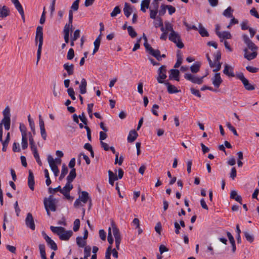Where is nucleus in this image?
Returning <instances> with one entry per match:
<instances>
[{"label": "nucleus", "instance_id": "obj_1", "mask_svg": "<svg viewBox=\"0 0 259 259\" xmlns=\"http://www.w3.org/2000/svg\"><path fill=\"white\" fill-rule=\"evenodd\" d=\"M50 229L54 233L58 235L61 240L67 241L73 235L71 230L66 231L62 227L51 226Z\"/></svg>", "mask_w": 259, "mask_h": 259}, {"label": "nucleus", "instance_id": "obj_2", "mask_svg": "<svg viewBox=\"0 0 259 259\" xmlns=\"http://www.w3.org/2000/svg\"><path fill=\"white\" fill-rule=\"evenodd\" d=\"M38 42V49L37 51L36 64L40 59L42 46L43 45V28L42 26H38L36 28L35 42L36 45Z\"/></svg>", "mask_w": 259, "mask_h": 259}, {"label": "nucleus", "instance_id": "obj_3", "mask_svg": "<svg viewBox=\"0 0 259 259\" xmlns=\"http://www.w3.org/2000/svg\"><path fill=\"white\" fill-rule=\"evenodd\" d=\"M57 200L53 198L52 195H50L48 198H45L44 200V204L45 208L46 206L47 208L50 209L52 211H55L56 210V203Z\"/></svg>", "mask_w": 259, "mask_h": 259}, {"label": "nucleus", "instance_id": "obj_4", "mask_svg": "<svg viewBox=\"0 0 259 259\" xmlns=\"http://www.w3.org/2000/svg\"><path fill=\"white\" fill-rule=\"evenodd\" d=\"M168 39L171 41L176 44L177 47L180 49L184 48V45L182 41L180 35L176 31H172L170 33L168 36Z\"/></svg>", "mask_w": 259, "mask_h": 259}, {"label": "nucleus", "instance_id": "obj_5", "mask_svg": "<svg viewBox=\"0 0 259 259\" xmlns=\"http://www.w3.org/2000/svg\"><path fill=\"white\" fill-rule=\"evenodd\" d=\"M204 77L205 76L198 77L197 75L189 73H185L184 75V78L186 80L191 81L192 83L198 84H201L203 83Z\"/></svg>", "mask_w": 259, "mask_h": 259}, {"label": "nucleus", "instance_id": "obj_6", "mask_svg": "<svg viewBox=\"0 0 259 259\" xmlns=\"http://www.w3.org/2000/svg\"><path fill=\"white\" fill-rule=\"evenodd\" d=\"M236 77L240 79L245 89L247 91H253L254 90V86L249 82L248 79H247L244 76V74L242 72L237 73L236 74Z\"/></svg>", "mask_w": 259, "mask_h": 259}, {"label": "nucleus", "instance_id": "obj_7", "mask_svg": "<svg viewBox=\"0 0 259 259\" xmlns=\"http://www.w3.org/2000/svg\"><path fill=\"white\" fill-rule=\"evenodd\" d=\"M111 225L113 230V234L115 237L116 248L118 250L119 249V245L121 240L120 233L119 232V229L117 228L113 222L112 223Z\"/></svg>", "mask_w": 259, "mask_h": 259}, {"label": "nucleus", "instance_id": "obj_8", "mask_svg": "<svg viewBox=\"0 0 259 259\" xmlns=\"http://www.w3.org/2000/svg\"><path fill=\"white\" fill-rule=\"evenodd\" d=\"M166 73V66L165 65H162L158 70V76L157 77V80L158 83H164V79H165L167 77Z\"/></svg>", "mask_w": 259, "mask_h": 259}, {"label": "nucleus", "instance_id": "obj_9", "mask_svg": "<svg viewBox=\"0 0 259 259\" xmlns=\"http://www.w3.org/2000/svg\"><path fill=\"white\" fill-rule=\"evenodd\" d=\"M48 161L49 162V165L54 174L55 177L58 176L59 173V170L55 163V160L53 157L51 155H49L48 156Z\"/></svg>", "mask_w": 259, "mask_h": 259}, {"label": "nucleus", "instance_id": "obj_10", "mask_svg": "<svg viewBox=\"0 0 259 259\" xmlns=\"http://www.w3.org/2000/svg\"><path fill=\"white\" fill-rule=\"evenodd\" d=\"M243 40L244 43L247 46L248 48L252 51H256L257 47L255 45L249 38L248 36L244 34L242 36Z\"/></svg>", "mask_w": 259, "mask_h": 259}, {"label": "nucleus", "instance_id": "obj_11", "mask_svg": "<svg viewBox=\"0 0 259 259\" xmlns=\"http://www.w3.org/2000/svg\"><path fill=\"white\" fill-rule=\"evenodd\" d=\"M25 224L27 227L32 230H34L35 226L32 214L30 212L28 213L25 219Z\"/></svg>", "mask_w": 259, "mask_h": 259}, {"label": "nucleus", "instance_id": "obj_12", "mask_svg": "<svg viewBox=\"0 0 259 259\" xmlns=\"http://www.w3.org/2000/svg\"><path fill=\"white\" fill-rule=\"evenodd\" d=\"M42 235L48 245L52 249L54 250H57L58 247L56 243L52 239H51V238L44 232H42Z\"/></svg>", "mask_w": 259, "mask_h": 259}, {"label": "nucleus", "instance_id": "obj_13", "mask_svg": "<svg viewBox=\"0 0 259 259\" xmlns=\"http://www.w3.org/2000/svg\"><path fill=\"white\" fill-rule=\"evenodd\" d=\"M211 80L213 85L217 89L220 87L221 84L223 82V80L221 77L220 73H216L212 78Z\"/></svg>", "mask_w": 259, "mask_h": 259}, {"label": "nucleus", "instance_id": "obj_14", "mask_svg": "<svg viewBox=\"0 0 259 259\" xmlns=\"http://www.w3.org/2000/svg\"><path fill=\"white\" fill-rule=\"evenodd\" d=\"M34 177L33 172L31 170H29V175L28 177V185L30 189L32 191L34 190Z\"/></svg>", "mask_w": 259, "mask_h": 259}, {"label": "nucleus", "instance_id": "obj_15", "mask_svg": "<svg viewBox=\"0 0 259 259\" xmlns=\"http://www.w3.org/2000/svg\"><path fill=\"white\" fill-rule=\"evenodd\" d=\"M10 14V11L8 7L6 6L0 5V18H4Z\"/></svg>", "mask_w": 259, "mask_h": 259}, {"label": "nucleus", "instance_id": "obj_16", "mask_svg": "<svg viewBox=\"0 0 259 259\" xmlns=\"http://www.w3.org/2000/svg\"><path fill=\"white\" fill-rule=\"evenodd\" d=\"M223 73L229 77H234L236 76L234 73L233 68L228 64H225Z\"/></svg>", "mask_w": 259, "mask_h": 259}, {"label": "nucleus", "instance_id": "obj_17", "mask_svg": "<svg viewBox=\"0 0 259 259\" xmlns=\"http://www.w3.org/2000/svg\"><path fill=\"white\" fill-rule=\"evenodd\" d=\"M63 68L65 70L68 75H71L74 73V66L73 64L66 63L63 65Z\"/></svg>", "mask_w": 259, "mask_h": 259}, {"label": "nucleus", "instance_id": "obj_18", "mask_svg": "<svg viewBox=\"0 0 259 259\" xmlns=\"http://www.w3.org/2000/svg\"><path fill=\"white\" fill-rule=\"evenodd\" d=\"M180 72L178 69H171L170 70V74L169 75V79H175L177 81L180 80Z\"/></svg>", "mask_w": 259, "mask_h": 259}, {"label": "nucleus", "instance_id": "obj_19", "mask_svg": "<svg viewBox=\"0 0 259 259\" xmlns=\"http://www.w3.org/2000/svg\"><path fill=\"white\" fill-rule=\"evenodd\" d=\"M138 136V134L135 130H131L129 132V134L127 137V141L129 143H132L136 140Z\"/></svg>", "mask_w": 259, "mask_h": 259}, {"label": "nucleus", "instance_id": "obj_20", "mask_svg": "<svg viewBox=\"0 0 259 259\" xmlns=\"http://www.w3.org/2000/svg\"><path fill=\"white\" fill-rule=\"evenodd\" d=\"M257 54L256 51H253L252 53H250L248 52L247 49H244V57L248 60L254 59L256 58Z\"/></svg>", "mask_w": 259, "mask_h": 259}, {"label": "nucleus", "instance_id": "obj_21", "mask_svg": "<svg viewBox=\"0 0 259 259\" xmlns=\"http://www.w3.org/2000/svg\"><path fill=\"white\" fill-rule=\"evenodd\" d=\"M164 84L167 86V92L168 93L175 94L180 92V91L178 90L175 86L171 84L169 82H165Z\"/></svg>", "mask_w": 259, "mask_h": 259}, {"label": "nucleus", "instance_id": "obj_22", "mask_svg": "<svg viewBox=\"0 0 259 259\" xmlns=\"http://www.w3.org/2000/svg\"><path fill=\"white\" fill-rule=\"evenodd\" d=\"M87 82L84 78H82L81 80L80 84L79 85V88L80 91V93L81 94H84L87 92Z\"/></svg>", "mask_w": 259, "mask_h": 259}, {"label": "nucleus", "instance_id": "obj_23", "mask_svg": "<svg viewBox=\"0 0 259 259\" xmlns=\"http://www.w3.org/2000/svg\"><path fill=\"white\" fill-rule=\"evenodd\" d=\"M73 185L71 183L67 182L65 186L62 189L61 188V193H69L70 191L73 189Z\"/></svg>", "mask_w": 259, "mask_h": 259}, {"label": "nucleus", "instance_id": "obj_24", "mask_svg": "<svg viewBox=\"0 0 259 259\" xmlns=\"http://www.w3.org/2000/svg\"><path fill=\"white\" fill-rule=\"evenodd\" d=\"M78 198L81 200L82 202L84 204L86 203L90 199L88 192L87 191H82L81 192V194L79 195Z\"/></svg>", "mask_w": 259, "mask_h": 259}, {"label": "nucleus", "instance_id": "obj_25", "mask_svg": "<svg viewBox=\"0 0 259 259\" xmlns=\"http://www.w3.org/2000/svg\"><path fill=\"white\" fill-rule=\"evenodd\" d=\"M101 34L98 36V37L95 40L94 44V49L93 52V55L95 54L99 50L100 45L101 39Z\"/></svg>", "mask_w": 259, "mask_h": 259}, {"label": "nucleus", "instance_id": "obj_26", "mask_svg": "<svg viewBox=\"0 0 259 259\" xmlns=\"http://www.w3.org/2000/svg\"><path fill=\"white\" fill-rule=\"evenodd\" d=\"M123 12L126 17H129L132 13V10L129 4L125 3L123 8Z\"/></svg>", "mask_w": 259, "mask_h": 259}, {"label": "nucleus", "instance_id": "obj_27", "mask_svg": "<svg viewBox=\"0 0 259 259\" xmlns=\"http://www.w3.org/2000/svg\"><path fill=\"white\" fill-rule=\"evenodd\" d=\"M199 28L197 30H198L199 34L202 37L208 36L209 34L206 30V29L202 26L201 23L199 24L198 25Z\"/></svg>", "mask_w": 259, "mask_h": 259}, {"label": "nucleus", "instance_id": "obj_28", "mask_svg": "<svg viewBox=\"0 0 259 259\" xmlns=\"http://www.w3.org/2000/svg\"><path fill=\"white\" fill-rule=\"evenodd\" d=\"M76 176V171L75 168L71 169L69 175L67 177V182L71 183Z\"/></svg>", "mask_w": 259, "mask_h": 259}, {"label": "nucleus", "instance_id": "obj_29", "mask_svg": "<svg viewBox=\"0 0 259 259\" xmlns=\"http://www.w3.org/2000/svg\"><path fill=\"white\" fill-rule=\"evenodd\" d=\"M2 124H3L6 130H9L10 128L11 119L10 117L3 118L2 121Z\"/></svg>", "mask_w": 259, "mask_h": 259}, {"label": "nucleus", "instance_id": "obj_30", "mask_svg": "<svg viewBox=\"0 0 259 259\" xmlns=\"http://www.w3.org/2000/svg\"><path fill=\"white\" fill-rule=\"evenodd\" d=\"M201 66V63L200 62H196L193 64L190 67L191 71L193 73H196L199 72L200 70V68Z\"/></svg>", "mask_w": 259, "mask_h": 259}, {"label": "nucleus", "instance_id": "obj_31", "mask_svg": "<svg viewBox=\"0 0 259 259\" xmlns=\"http://www.w3.org/2000/svg\"><path fill=\"white\" fill-rule=\"evenodd\" d=\"M230 197L241 204L242 198L240 195L237 194L236 191H232L230 194Z\"/></svg>", "mask_w": 259, "mask_h": 259}, {"label": "nucleus", "instance_id": "obj_32", "mask_svg": "<svg viewBox=\"0 0 259 259\" xmlns=\"http://www.w3.org/2000/svg\"><path fill=\"white\" fill-rule=\"evenodd\" d=\"M149 54L154 57L157 60H161L160 52L159 50L151 49Z\"/></svg>", "mask_w": 259, "mask_h": 259}, {"label": "nucleus", "instance_id": "obj_33", "mask_svg": "<svg viewBox=\"0 0 259 259\" xmlns=\"http://www.w3.org/2000/svg\"><path fill=\"white\" fill-rule=\"evenodd\" d=\"M150 3V0H143L141 4V10L143 12H145V9L149 8Z\"/></svg>", "mask_w": 259, "mask_h": 259}, {"label": "nucleus", "instance_id": "obj_34", "mask_svg": "<svg viewBox=\"0 0 259 259\" xmlns=\"http://www.w3.org/2000/svg\"><path fill=\"white\" fill-rule=\"evenodd\" d=\"M218 36L220 38L223 39H230L231 38V35L229 32L224 31L222 33L221 32H218Z\"/></svg>", "mask_w": 259, "mask_h": 259}, {"label": "nucleus", "instance_id": "obj_35", "mask_svg": "<svg viewBox=\"0 0 259 259\" xmlns=\"http://www.w3.org/2000/svg\"><path fill=\"white\" fill-rule=\"evenodd\" d=\"M233 10L231 7H229L223 12V15L227 18H232Z\"/></svg>", "mask_w": 259, "mask_h": 259}, {"label": "nucleus", "instance_id": "obj_36", "mask_svg": "<svg viewBox=\"0 0 259 259\" xmlns=\"http://www.w3.org/2000/svg\"><path fill=\"white\" fill-rule=\"evenodd\" d=\"M128 33L132 38H135L137 36V33L135 31L132 26H129L127 27Z\"/></svg>", "mask_w": 259, "mask_h": 259}, {"label": "nucleus", "instance_id": "obj_37", "mask_svg": "<svg viewBox=\"0 0 259 259\" xmlns=\"http://www.w3.org/2000/svg\"><path fill=\"white\" fill-rule=\"evenodd\" d=\"M45 177L46 178V185L49 186L51 184V180L49 176V171L47 169L44 170Z\"/></svg>", "mask_w": 259, "mask_h": 259}, {"label": "nucleus", "instance_id": "obj_38", "mask_svg": "<svg viewBox=\"0 0 259 259\" xmlns=\"http://www.w3.org/2000/svg\"><path fill=\"white\" fill-rule=\"evenodd\" d=\"M143 38L145 40V42L144 44V46L146 50L147 51L149 52V53L151 52V49H153L150 45L147 42V37L145 36V34H143Z\"/></svg>", "mask_w": 259, "mask_h": 259}, {"label": "nucleus", "instance_id": "obj_39", "mask_svg": "<svg viewBox=\"0 0 259 259\" xmlns=\"http://www.w3.org/2000/svg\"><path fill=\"white\" fill-rule=\"evenodd\" d=\"M77 244L80 247H83L85 245V241L81 237H77L76 238Z\"/></svg>", "mask_w": 259, "mask_h": 259}, {"label": "nucleus", "instance_id": "obj_40", "mask_svg": "<svg viewBox=\"0 0 259 259\" xmlns=\"http://www.w3.org/2000/svg\"><path fill=\"white\" fill-rule=\"evenodd\" d=\"M244 234L247 241L249 242H252L253 241L254 237L252 234L246 231L244 232Z\"/></svg>", "mask_w": 259, "mask_h": 259}, {"label": "nucleus", "instance_id": "obj_41", "mask_svg": "<svg viewBox=\"0 0 259 259\" xmlns=\"http://www.w3.org/2000/svg\"><path fill=\"white\" fill-rule=\"evenodd\" d=\"M10 140L9 133L7 134V136L6 137V140L4 142H3V148L2 150L3 151H6L7 150V147L8 145L9 142Z\"/></svg>", "mask_w": 259, "mask_h": 259}, {"label": "nucleus", "instance_id": "obj_42", "mask_svg": "<svg viewBox=\"0 0 259 259\" xmlns=\"http://www.w3.org/2000/svg\"><path fill=\"white\" fill-rule=\"evenodd\" d=\"M22 147L23 149H25L28 147L27 138V136L22 137Z\"/></svg>", "mask_w": 259, "mask_h": 259}, {"label": "nucleus", "instance_id": "obj_43", "mask_svg": "<svg viewBox=\"0 0 259 259\" xmlns=\"http://www.w3.org/2000/svg\"><path fill=\"white\" fill-rule=\"evenodd\" d=\"M80 227V220L78 219H76L73 223V230L74 232L77 231Z\"/></svg>", "mask_w": 259, "mask_h": 259}, {"label": "nucleus", "instance_id": "obj_44", "mask_svg": "<svg viewBox=\"0 0 259 259\" xmlns=\"http://www.w3.org/2000/svg\"><path fill=\"white\" fill-rule=\"evenodd\" d=\"M165 28L166 31H169L170 33L172 31H175L173 29V25L168 21L165 22Z\"/></svg>", "mask_w": 259, "mask_h": 259}, {"label": "nucleus", "instance_id": "obj_45", "mask_svg": "<svg viewBox=\"0 0 259 259\" xmlns=\"http://www.w3.org/2000/svg\"><path fill=\"white\" fill-rule=\"evenodd\" d=\"M19 128L21 133L22 137L27 136L26 127L25 125L23 123H20Z\"/></svg>", "mask_w": 259, "mask_h": 259}, {"label": "nucleus", "instance_id": "obj_46", "mask_svg": "<svg viewBox=\"0 0 259 259\" xmlns=\"http://www.w3.org/2000/svg\"><path fill=\"white\" fill-rule=\"evenodd\" d=\"M121 12V10L118 6L115 7L112 12L111 13V16L112 17H115L117 14Z\"/></svg>", "mask_w": 259, "mask_h": 259}, {"label": "nucleus", "instance_id": "obj_47", "mask_svg": "<svg viewBox=\"0 0 259 259\" xmlns=\"http://www.w3.org/2000/svg\"><path fill=\"white\" fill-rule=\"evenodd\" d=\"M67 93L68 94V95L70 97L72 100H75L76 99V98L74 95L75 93L73 88H68L67 90Z\"/></svg>", "mask_w": 259, "mask_h": 259}, {"label": "nucleus", "instance_id": "obj_48", "mask_svg": "<svg viewBox=\"0 0 259 259\" xmlns=\"http://www.w3.org/2000/svg\"><path fill=\"white\" fill-rule=\"evenodd\" d=\"M74 57V51L73 49L70 48L67 55V58L68 60H72Z\"/></svg>", "mask_w": 259, "mask_h": 259}, {"label": "nucleus", "instance_id": "obj_49", "mask_svg": "<svg viewBox=\"0 0 259 259\" xmlns=\"http://www.w3.org/2000/svg\"><path fill=\"white\" fill-rule=\"evenodd\" d=\"M4 118L11 117L10 109L9 106H7L3 111Z\"/></svg>", "mask_w": 259, "mask_h": 259}, {"label": "nucleus", "instance_id": "obj_50", "mask_svg": "<svg viewBox=\"0 0 259 259\" xmlns=\"http://www.w3.org/2000/svg\"><path fill=\"white\" fill-rule=\"evenodd\" d=\"M79 0H75L72 4L71 7V10L72 11H76L78 9V6H79Z\"/></svg>", "mask_w": 259, "mask_h": 259}, {"label": "nucleus", "instance_id": "obj_51", "mask_svg": "<svg viewBox=\"0 0 259 259\" xmlns=\"http://www.w3.org/2000/svg\"><path fill=\"white\" fill-rule=\"evenodd\" d=\"M226 125L227 126V127L231 131L233 132V133L234 134V135L236 136H238V135L237 134V132L236 130V129L235 128V127L234 126H233L232 125V124L230 123V122H227L226 123Z\"/></svg>", "mask_w": 259, "mask_h": 259}, {"label": "nucleus", "instance_id": "obj_52", "mask_svg": "<svg viewBox=\"0 0 259 259\" xmlns=\"http://www.w3.org/2000/svg\"><path fill=\"white\" fill-rule=\"evenodd\" d=\"M214 57V63H217V62H220V60L221 58V53L220 51L217 52L213 55Z\"/></svg>", "mask_w": 259, "mask_h": 259}, {"label": "nucleus", "instance_id": "obj_53", "mask_svg": "<svg viewBox=\"0 0 259 259\" xmlns=\"http://www.w3.org/2000/svg\"><path fill=\"white\" fill-rule=\"evenodd\" d=\"M13 151L14 152H19L21 151L20 145L18 143L14 142L13 144Z\"/></svg>", "mask_w": 259, "mask_h": 259}, {"label": "nucleus", "instance_id": "obj_54", "mask_svg": "<svg viewBox=\"0 0 259 259\" xmlns=\"http://www.w3.org/2000/svg\"><path fill=\"white\" fill-rule=\"evenodd\" d=\"M108 175H109V179H112L114 181H116L118 180V177L117 175L115 174H114L112 171L109 170L108 171Z\"/></svg>", "mask_w": 259, "mask_h": 259}, {"label": "nucleus", "instance_id": "obj_55", "mask_svg": "<svg viewBox=\"0 0 259 259\" xmlns=\"http://www.w3.org/2000/svg\"><path fill=\"white\" fill-rule=\"evenodd\" d=\"M72 24H70L69 23L65 24L63 29V32H70V30L72 29Z\"/></svg>", "mask_w": 259, "mask_h": 259}, {"label": "nucleus", "instance_id": "obj_56", "mask_svg": "<svg viewBox=\"0 0 259 259\" xmlns=\"http://www.w3.org/2000/svg\"><path fill=\"white\" fill-rule=\"evenodd\" d=\"M111 254V246L110 245L108 247L105 253V259H111L110 255Z\"/></svg>", "mask_w": 259, "mask_h": 259}, {"label": "nucleus", "instance_id": "obj_57", "mask_svg": "<svg viewBox=\"0 0 259 259\" xmlns=\"http://www.w3.org/2000/svg\"><path fill=\"white\" fill-rule=\"evenodd\" d=\"M246 70L251 73H256L258 71V69L251 66H247L246 67Z\"/></svg>", "mask_w": 259, "mask_h": 259}, {"label": "nucleus", "instance_id": "obj_58", "mask_svg": "<svg viewBox=\"0 0 259 259\" xmlns=\"http://www.w3.org/2000/svg\"><path fill=\"white\" fill-rule=\"evenodd\" d=\"M93 106L94 104L93 103L89 104L88 105V112L91 118H93L92 109Z\"/></svg>", "mask_w": 259, "mask_h": 259}, {"label": "nucleus", "instance_id": "obj_59", "mask_svg": "<svg viewBox=\"0 0 259 259\" xmlns=\"http://www.w3.org/2000/svg\"><path fill=\"white\" fill-rule=\"evenodd\" d=\"M39 249L40 251V256L46 254L45 251V245L43 244L39 245Z\"/></svg>", "mask_w": 259, "mask_h": 259}, {"label": "nucleus", "instance_id": "obj_60", "mask_svg": "<svg viewBox=\"0 0 259 259\" xmlns=\"http://www.w3.org/2000/svg\"><path fill=\"white\" fill-rule=\"evenodd\" d=\"M79 118L85 125L87 124L88 120L85 116L84 112H82L81 115H79Z\"/></svg>", "mask_w": 259, "mask_h": 259}, {"label": "nucleus", "instance_id": "obj_61", "mask_svg": "<svg viewBox=\"0 0 259 259\" xmlns=\"http://www.w3.org/2000/svg\"><path fill=\"white\" fill-rule=\"evenodd\" d=\"M190 91H191V93L192 94L194 95L195 96H196L199 98L201 97V94H200L199 90H196L193 88H191L190 89Z\"/></svg>", "mask_w": 259, "mask_h": 259}, {"label": "nucleus", "instance_id": "obj_62", "mask_svg": "<svg viewBox=\"0 0 259 259\" xmlns=\"http://www.w3.org/2000/svg\"><path fill=\"white\" fill-rule=\"evenodd\" d=\"M166 8L168 9V13L169 15H172L176 12V9L175 7L170 5H166Z\"/></svg>", "mask_w": 259, "mask_h": 259}, {"label": "nucleus", "instance_id": "obj_63", "mask_svg": "<svg viewBox=\"0 0 259 259\" xmlns=\"http://www.w3.org/2000/svg\"><path fill=\"white\" fill-rule=\"evenodd\" d=\"M80 36V30L79 29L76 30L73 33V36L71 38H73V40H77Z\"/></svg>", "mask_w": 259, "mask_h": 259}, {"label": "nucleus", "instance_id": "obj_64", "mask_svg": "<svg viewBox=\"0 0 259 259\" xmlns=\"http://www.w3.org/2000/svg\"><path fill=\"white\" fill-rule=\"evenodd\" d=\"M99 234V236H100V237L101 238V239L102 240H105L106 234V232H105V231L103 229L100 230Z\"/></svg>", "mask_w": 259, "mask_h": 259}]
</instances>
